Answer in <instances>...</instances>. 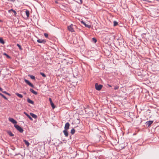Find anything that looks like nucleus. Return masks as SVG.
Wrapping results in <instances>:
<instances>
[{"label": "nucleus", "instance_id": "c85d7f7f", "mask_svg": "<svg viewBox=\"0 0 159 159\" xmlns=\"http://www.w3.org/2000/svg\"><path fill=\"white\" fill-rule=\"evenodd\" d=\"M3 55H5V56H6V57L9 58H11V57L10 56H9L8 54H7V53H3Z\"/></svg>", "mask_w": 159, "mask_h": 159}, {"label": "nucleus", "instance_id": "f8f14e48", "mask_svg": "<svg viewBox=\"0 0 159 159\" xmlns=\"http://www.w3.org/2000/svg\"><path fill=\"white\" fill-rule=\"evenodd\" d=\"M63 132L66 137H67L68 136V133L67 130H64L63 131Z\"/></svg>", "mask_w": 159, "mask_h": 159}, {"label": "nucleus", "instance_id": "dca6fc26", "mask_svg": "<svg viewBox=\"0 0 159 159\" xmlns=\"http://www.w3.org/2000/svg\"><path fill=\"white\" fill-rule=\"evenodd\" d=\"M25 12L26 15L27 16V17L28 18L29 16V15H30L29 11L28 10H26V11H25Z\"/></svg>", "mask_w": 159, "mask_h": 159}, {"label": "nucleus", "instance_id": "0eeeda50", "mask_svg": "<svg viewBox=\"0 0 159 159\" xmlns=\"http://www.w3.org/2000/svg\"><path fill=\"white\" fill-rule=\"evenodd\" d=\"M8 120L9 121H10L11 122H12L13 124H16L17 123L16 121L13 118H9Z\"/></svg>", "mask_w": 159, "mask_h": 159}, {"label": "nucleus", "instance_id": "f257e3e1", "mask_svg": "<svg viewBox=\"0 0 159 159\" xmlns=\"http://www.w3.org/2000/svg\"><path fill=\"white\" fill-rule=\"evenodd\" d=\"M75 27V26L73 25L72 24H71L69 26H67V29L70 32H75L74 29V27Z\"/></svg>", "mask_w": 159, "mask_h": 159}, {"label": "nucleus", "instance_id": "f03ea898", "mask_svg": "<svg viewBox=\"0 0 159 159\" xmlns=\"http://www.w3.org/2000/svg\"><path fill=\"white\" fill-rule=\"evenodd\" d=\"M14 126L15 128L18 130L20 133H23L24 131L23 129L19 125H15Z\"/></svg>", "mask_w": 159, "mask_h": 159}, {"label": "nucleus", "instance_id": "412c9836", "mask_svg": "<svg viewBox=\"0 0 159 159\" xmlns=\"http://www.w3.org/2000/svg\"><path fill=\"white\" fill-rule=\"evenodd\" d=\"M92 41L94 43H95L97 42V39L95 38H93L92 39Z\"/></svg>", "mask_w": 159, "mask_h": 159}, {"label": "nucleus", "instance_id": "79ce46f5", "mask_svg": "<svg viewBox=\"0 0 159 159\" xmlns=\"http://www.w3.org/2000/svg\"><path fill=\"white\" fill-rule=\"evenodd\" d=\"M2 93H0V96H1V95H2Z\"/></svg>", "mask_w": 159, "mask_h": 159}, {"label": "nucleus", "instance_id": "a211bd4d", "mask_svg": "<svg viewBox=\"0 0 159 159\" xmlns=\"http://www.w3.org/2000/svg\"><path fill=\"white\" fill-rule=\"evenodd\" d=\"M0 43L3 44H4L5 43V41L2 38H0Z\"/></svg>", "mask_w": 159, "mask_h": 159}, {"label": "nucleus", "instance_id": "a878e982", "mask_svg": "<svg viewBox=\"0 0 159 159\" xmlns=\"http://www.w3.org/2000/svg\"><path fill=\"white\" fill-rule=\"evenodd\" d=\"M16 45L17 46H18V48H19L21 50H22V48L21 47V46L19 44H16Z\"/></svg>", "mask_w": 159, "mask_h": 159}, {"label": "nucleus", "instance_id": "e433bc0d", "mask_svg": "<svg viewBox=\"0 0 159 159\" xmlns=\"http://www.w3.org/2000/svg\"><path fill=\"white\" fill-rule=\"evenodd\" d=\"M0 91L1 92H2L3 91V89L0 87Z\"/></svg>", "mask_w": 159, "mask_h": 159}, {"label": "nucleus", "instance_id": "cd10ccee", "mask_svg": "<svg viewBox=\"0 0 159 159\" xmlns=\"http://www.w3.org/2000/svg\"><path fill=\"white\" fill-rule=\"evenodd\" d=\"M136 122H138L137 123L138 125L139 124L142 122V120H141V119L140 120H137Z\"/></svg>", "mask_w": 159, "mask_h": 159}, {"label": "nucleus", "instance_id": "37998d69", "mask_svg": "<svg viewBox=\"0 0 159 159\" xmlns=\"http://www.w3.org/2000/svg\"><path fill=\"white\" fill-rule=\"evenodd\" d=\"M1 22V20H0V22Z\"/></svg>", "mask_w": 159, "mask_h": 159}, {"label": "nucleus", "instance_id": "ea45409f", "mask_svg": "<svg viewBox=\"0 0 159 159\" xmlns=\"http://www.w3.org/2000/svg\"><path fill=\"white\" fill-rule=\"evenodd\" d=\"M23 93H24V94H26V92H23Z\"/></svg>", "mask_w": 159, "mask_h": 159}, {"label": "nucleus", "instance_id": "39448f33", "mask_svg": "<svg viewBox=\"0 0 159 159\" xmlns=\"http://www.w3.org/2000/svg\"><path fill=\"white\" fill-rule=\"evenodd\" d=\"M70 124L68 122H67L65 124L64 127V130H68L69 129Z\"/></svg>", "mask_w": 159, "mask_h": 159}, {"label": "nucleus", "instance_id": "1a4fd4ad", "mask_svg": "<svg viewBox=\"0 0 159 159\" xmlns=\"http://www.w3.org/2000/svg\"><path fill=\"white\" fill-rule=\"evenodd\" d=\"M37 42L39 43H45L46 42L45 40L41 39H38L37 40Z\"/></svg>", "mask_w": 159, "mask_h": 159}, {"label": "nucleus", "instance_id": "bb28decb", "mask_svg": "<svg viewBox=\"0 0 159 159\" xmlns=\"http://www.w3.org/2000/svg\"><path fill=\"white\" fill-rule=\"evenodd\" d=\"M40 74L43 77H46V75L43 72H40Z\"/></svg>", "mask_w": 159, "mask_h": 159}, {"label": "nucleus", "instance_id": "f3484780", "mask_svg": "<svg viewBox=\"0 0 159 159\" xmlns=\"http://www.w3.org/2000/svg\"><path fill=\"white\" fill-rule=\"evenodd\" d=\"M7 133L10 136L12 137L14 136V134L11 131H8Z\"/></svg>", "mask_w": 159, "mask_h": 159}, {"label": "nucleus", "instance_id": "58836bf2", "mask_svg": "<svg viewBox=\"0 0 159 159\" xmlns=\"http://www.w3.org/2000/svg\"><path fill=\"white\" fill-rule=\"evenodd\" d=\"M107 85L109 87H111V86L109 84H107Z\"/></svg>", "mask_w": 159, "mask_h": 159}, {"label": "nucleus", "instance_id": "f704fd0d", "mask_svg": "<svg viewBox=\"0 0 159 159\" xmlns=\"http://www.w3.org/2000/svg\"><path fill=\"white\" fill-rule=\"evenodd\" d=\"M49 101H50V103L53 102L52 101V99L51 98H49Z\"/></svg>", "mask_w": 159, "mask_h": 159}, {"label": "nucleus", "instance_id": "4be33fe9", "mask_svg": "<svg viewBox=\"0 0 159 159\" xmlns=\"http://www.w3.org/2000/svg\"><path fill=\"white\" fill-rule=\"evenodd\" d=\"M75 132V130L74 129H72L70 131V133L72 134H74Z\"/></svg>", "mask_w": 159, "mask_h": 159}, {"label": "nucleus", "instance_id": "9b49d317", "mask_svg": "<svg viewBox=\"0 0 159 159\" xmlns=\"http://www.w3.org/2000/svg\"><path fill=\"white\" fill-rule=\"evenodd\" d=\"M30 91L35 95H37L38 94V93L32 89H30Z\"/></svg>", "mask_w": 159, "mask_h": 159}, {"label": "nucleus", "instance_id": "393cba45", "mask_svg": "<svg viewBox=\"0 0 159 159\" xmlns=\"http://www.w3.org/2000/svg\"><path fill=\"white\" fill-rule=\"evenodd\" d=\"M50 104L51 106L52 107L53 109H54L55 107V106L54 105V104L53 102H51L50 103Z\"/></svg>", "mask_w": 159, "mask_h": 159}, {"label": "nucleus", "instance_id": "7c9ffc66", "mask_svg": "<svg viewBox=\"0 0 159 159\" xmlns=\"http://www.w3.org/2000/svg\"><path fill=\"white\" fill-rule=\"evenodd\" d=\"M44 35L46 38H48V34H47L46 33H44Z\"/></svg>", "mask_w": 159, "mask_h": 159}, {"label": "nucleus", "instance_id": "aec40b11", "mask_svg": "<svg viewBox=\"0 0 159 159\" xmlns=\"http://www.w3.org/2000/svg\"><path fill=\"white\" fill-rule=\"evenodd\" d=\"M28 76L30 77V78L32 80H35V77L33 75H29Z\"/></svg>", "mask_w": 159, "mask_h": 159}, {"label": "nucleus", "instance_id": "c9c22d12", "mask_svg": "<svg viewBox=\"0 0 159 159\" xmlns=\"http://www.w3.org/2000/svg\"><path fill=\"white\" fill-rule=\"evenodd\" d=\"M24 114L27 116L29 115L27 113H26L25 112H24Z\"/></svg>", "mask_w": 159, "mask_h": 159}, {"label": "nucleus", "instance_id": "473e14b6", "mask_svg": "<svg viewBox=\"0 0 159 159\" xmlns=\"http://www.w3.org/2000/svg\"><path fill=\"white\" fill-rule=\"evenodd\" d=\"M119 86H115L114 89L115 90H116L118 89L119 88Z\"/></svg>", "mask_w": 159, "mask_h": 159}, {"label": "nucleus", "instance_id": "a19ab883", "mask_svg": "<svg viewBox=\"0 0 159 159\" xmlns=\"http://www.w3.org/2000/svg\"><path fill=\"white\" fill-rule=\"evenodd\" d=\"M55 2L56 3H58V1H56Z\"/></svg>", "mask_w": 159, "mask_h": 159}, {"label": "nucleus", "instance_id": "6e6552de", "mask_svg": "<svg viewBox=\"0 0 159 159\" xmlns=\"http://www.w3.org/2000/svg\"><path fill=\"white\" fill-rule=\"evenodd\" d=\"M153 122V121L152 120H150L148 121H147L146 122V125L148 127L150 126L151 124H152Z\"/></svg>", "mask_w": 159, "mask_h": 159}, {"label": "nucleus", "instance_id": "b1692460", "mask_svg": "<svg viewBox=\"0 0 159 159\" xmlns=\"http://www.w3.org/2000/svg\"><path fill=\"white\" fill-rule=\"evenodd\" d=\"M2 92L4 93H5V94H6L7 95H8V96H11V94H10L9 93H7L6 91H2Z\"/></svg>", "mask_w": 159, "mask_h": 159}, {"label": "nucleus", "instance_id": "20e7f679", "mask_svg": "<svg viewBox=\"0 0 159 159\" xmlns=\"http://www.w3.org/2000/svg\"><path fill=\"white\" fill-rule=\"evenodd\" d=\"M24 81L29 86H30V87L34 88V85L32 84L31 83H30L28 80H26V79H24Z\"/></svg>", "mask_w": 159, "mask_h": 159}, {"label": "nucleus", "instance_id": "4c0bfd02", "mask_svg": "<svg viewBox=\"0 0 159 159\" xmlns=\"http://www.w3.org/2000/svg\"><path fill=\"white\" fill-rule=\"evenodd\" d=\"M20 153H16L15 154V156H17V155H20Z\"/></svg>", "mask_w": 159, "mask_h": 159}, {"label": "nucleus", "instance_id": "7ed1b4c3", "mask_svg": "<svg viewBox=\"0 0 159 159\" xmlns=\"http://www.w3.org/2000/svg\"><path fill=\"white\" fill-rule=\"evenodd\" d=\"M95 88L97 90L100 91L103 87V85L102 84H99L98 83H96L95 85Z\"/></svg>", "mask_w": 159, "mask_h": 159}, {"label": "nucleus", "instance_id": "2f4dec72", "mask_svg": "<svg viewBox=\"0 0 159 159\" xmlns=\"http://www.w3.org/2000/svg\"><path fill=\"white\" fill-rule=\"evenodd\" d=\"M27 117L30 120H33V119L29 115Z\"/></svg>", "mask_w": 159, "mask_h": 159}, {"label": "nucleus", "instance_id": "9d476101", "mask_svg": "<svg viewBox=\"0 0 159 159\" xmlns=\"http://www.w3.org/2000/svg\"><path fill=\"white\" fill-rule=\"evenodd\" d=\"M27 101L28 103L31 104H34V101L31 100L29 98H27Z\"/></svg>", "mask_w": 159, "mask_h": 159}, {"label": "nucleus", "instance_id": "ddd939ff", "mask_svg": "<svg viewBox=\"0 0 159 159\" xmlns=\"http://www.w3.org/2000/svg\"><path fill=\"white\" fill-rule=\"evenodd\" d=\"M30 114L33 118L34 119H36L37 118V116L33 113H30Z\"/></svg>", "mask_w": 159, "mask_h": 159}, {"label": "nucleus", "instance_id": "c756f323", "mask_svg": "<svg viewBox=\"0 0 159 159\" xmlns=\"http://www.w3.org/2000/svg\"><path fill=\"white\" fill-rule=\"evenodd\" d=\"M2 97L4 98L5 99L7 100V98H6L3 94H2V95L1 96Z\"/></svg>", "mask_w": 159, "mask_h": 159}, {"label": "nucleus", "instance_id": "6ab92c4d", "mask_svg": "<svg viewBox=\"0 0 159 159\" xmlns=\"http://www.w3.org/2000/svg\"><path fill=\"white\" fill-rule=\"evenodd\" d=\"M13 11L14 13V15L15 16H16V15L17 14V13L16 11L14 10H13V9H11L9 11L10 12V11Z\"/></svg>", "mask_w": 159, "mask_h": 159}, {"label": "nucleus", "instance_id": "5701e85b", "mask_svg": "<svg viewBox=\"0 0 159 159\" xmlns=\"http://www.w3.org/2000/svg\"><path fill=\"white\" fill-rule=\"evenodd\" d=\"M118 22L116 21H113V25L114 26H116L118 25Z\"/></svg>", "mask_w": 159, "mask_h": 159}, {"label": "nucleus", "instance_id": "2eb2a0df", "mask_svg": "<svg viewBox=\"0 0 159 159\" xmlns=\"http://www.w3.org/2000/svg\"><path fill=\"white\" fill-rule=\"evenodd\" d=\"M15 94L18 97H19L20 98H22L23 97V95L22 94H19V93H16Z\"/></svg>", "mask_w": 159, "mask_h": 159}, {"label": "nucleus", "instance_id": "423d86ee", "mask_svg": "<svg viewBox=\"0 0 159 159\" xmlns=\"http://www.w3.org/2000/svg\"><path fill=\"white\" fill-rule=\"evenodd\" d=\"M81 23L84 25L85 27H87L88 28H90L91 27V25H90L87 24L84 21L82 20L81 21Z\"/></svg>", "mask_w": 159, "mask_h": 159}, {"label": "nucleus", "instance_id": "4468645a", "mask_svg": "<svg viewBox=\"0 0 159 159\" xmlns=\"http://www.w3.org/2000/svg\"><path fill=\"white\" fill-rule=\"evenodd\" d=\"M23 141L25 143V144L27 146H29L30 144L29 143L27 140L24 139Z\"/></svg>", "mask_w": 159, "mask_h": 159}, {"label": "nucleus", "instance_id": "72a5a7b5", "mask_svg": "<svg viewBox=\"0 0 159 159\" xmlns=\"http://www.w3.org/2000/svg\"><path fill=\"white\" fill-rule=\"evenodd\" d=\"M78 3L80 4H82L83 2V1L82 0H80V2H78L77 1Z\"/></svg>", "mask_w": 159, "mask_h": 159}]
</instances>
